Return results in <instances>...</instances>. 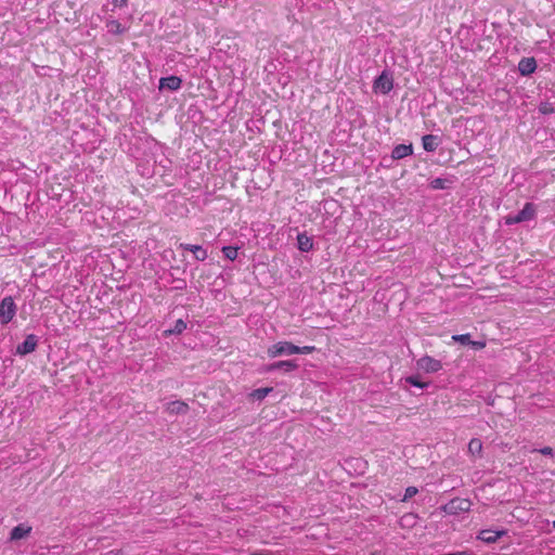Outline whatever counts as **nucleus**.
<instances>
[{
  "instance_id": "3",
  "label": "nucleus",
  "mask_w": 555,
  "mask_h": 555,
  "mask_svg": "<svg viewBox=\"0 0 555 555\" xmlns=\"http://www.w3.org/2000/svg\"><path fill=\"white\" fill-rule=\"evenodd\" d=\"M16 305L11 296L4 297L0 302V323H10L16 314Z\"/></svg>"
},
{
  "instance_id": "23",
  "label": "nucleus",
  "mask_w": 555,
  "mask_h": 555,
  "mask_svg": "<svg viewBox=\"0 0 555 555\" xmlns=\"http://www.w3.org/2000/svg\"><path fill=\"white\" fill-rule=\"evenodd\" d=\"M448 186V181L442 178H436L430 181V188L434 190H443Z\"/></svg>"
},
{
  "instance_id": "31",
  "label": "nucleus",
  "mask_w": 555,
  "mask_h": 555,
  "mask_svg": "<svg viewBox=\"0 0 555 555\" xmlns=\"http://www.w3.org/2000/svg\"><path fill=\"white\" fill-rule=\"evenodd\" d=\"M114 7H126L128 4V0H113Z\"/></svg>"
},
{
  "instance_id": "16",
  "label": "nucleus",
  "mask_w": 555,
  "mask_h": 555,
  "mask_svg": "<svg viewBox=\"0 0 555 555\" xmlns=\"http://www.w3.org/2000/svg\"><path fill=\"white\" fill-rule=\"evenodd\" d=\"M297 244H298V248L301 251H309L313 247L312 238L310 236H308L306 233H299L297 235Z\"/></svg>"
},
{
  "instance_id": "19",
  "label": "nucleus",
  "mask_w": 555,
  "mask_h": 555,
  "mask_svg": "<svg viewBox=\"0 0 555 555\" xmlns=\"http://www.w3.org/2000/svg\"><path fill=\"white\" fill-rule=\"evenodd\" d=\"M106 27L109 33L115 34V35H120L125 31V28L122 27V25L116 20L107 21Z\"/></svg>"
},
{
  "instance_id": "25",
  "label": "nucleus",
  "mask_w": 555,
  "mask_h": 555,
  "mask_svg": "<svg viewBox=\"0 0 555 555\" xmlns=\"http://www.w3.org/2000/svg\"><path fill=\"white\" fill-rule=\"evenodd\" d=\"M539 111L541 114L547 115V114L554 113L555 108H554L553 104L545 102V103L540 104Z\"/></svg>"
},
{
  "instance_id": "27",
  "label": "nucleus",
  "mask_w": 555,
  "mask_h": 555,
  "mask_svg": "<svg viewBox=\"0 0 555 555\" xmlns=\"http://www.w3.org/2000/svg\"><path fill=\"white\" fill-rule=\"evenodd\" d=\"M314 350H315L314 346H304V347L296 346V354H308V353L313 352Z\"/></svg>"
},
{
  "instance_id": "1",
  "label": "nucleus",
  "mask_w": 555,
  "mask_h": 555,
  "mask_svg": "<svg viewBox=\"0 0 555 555\" xmlns=\"http://www.w3.org/2000/svg\"><path fill=\"white\" fill-rule=\"evenodd\" d=\"M472 507V502L467 499L455 498L440 507V511L447 515L457 516L467 513Z\"/></svg>"
},
{
  "instance_id": "22",
  "label": "nucleus",
  "mask_w": 555,
  "mask_h": 555,
  "mask_svg": "<svg viewBox=\"0 0 555 555\" xmlns=\"http://www.w3.org/2000/svg\"><path fill=\"white\" fill-rule=\"evenodd\" d=\"M222 253L229 260H235L238 255V248L233 246H224Z\"/></svg>"
},
{
  "instance_id": "15",
  "label": "nucleus",
  "mask_w": 555,
  "mask_h": 555,
  "mask_svg": "<svg viewBox=\"0 0 555 555\" xmlns=\"http://www.w3.org/2000/svg\"><path fill=\"white\" fill-rule=\"evenodd\" d=\"M180 248L189 250L194 254L195 258L199 261H204L207 258V251L199 245L180 244Z\"/></svg>"
},
{
  "instance_id": "9",
  "label": "nucleus",
  "mask_w": 555,
  "mask_h": 555,
  "mask_svg": "<svg viewBox=\"0 0 555 555\" xmlns=\"http://www.w3.org/2000/svg\"><path fill=\"white\" fill-rule=\"evenodd\" d=\"M165 411L168 414H172V415L186 414L189 411V405L184 401L175 400V401L168 402L166 404Z\"/></svg>"
},
{
  "instance_id": "18",
  "label": "nucleus",
  "mask_w": 555,
  "mask_h": 555,
  "mask_svg": "<svg viewBox=\"0 0 555 555\" xmlns=\"http://www.w3.org/2000/svg\"><path fill=\"white\" fill-rule=\"evenodd\" d=\"M31 531V528L26 525H18L13 528L11 531V539L12 540H20L28 535Z\"/></svg>"
},
{
  "instance_id": "10",
  "label": "nucleus",
  "mask_w": 555,
  "mask_h": 555,
  "mask_svg": "<svg viewBox=\"0 0 555 555\" xmlns=\"http://www.w3.org/2000/svg\"><path fill=\"white\" fill-rule=\"evenodd\" d=\"M298 365L297 363L294 361V360H282V361H276L272 364H270L268 367H267V371L271 372V371H276V370H283L284 372H293L295 370H297Z\"/></svg>"
},
{
  "instance_id": "8",
  "label": "nucleus",
  "mask_w": 555,
  "mask_h": 555,
  "mask_svg": "<svg viewBox=\"0 0 555 555\" xmlns=\"http://www.w3.org/2000/svg\"><path fill=\"white\" fill-rule=\"evenodd\" d=\"M36 347L37 338L35 335L30 334L25 338V340L21 345L17 346L16 352L21 356H25L35 351Z\"/></svg>"
},
{
  "instance_id": "12",
  "label": "nucleus",
  "mask_w": 555,
  "mask_h": 555,
  "mask_svg": "<svg viewBox=\"0 0 555 555\" xmlns=\"http://www.w3.org/2000/svg\"><path fill=\"white\" fill-rule=\"evenodd\" d=\"M181 85H182V80H181V78H179L177 76H169V77L162 78L159 80V89H168L171 91H176V90L180 89Z\"/></svg>"
},
{
  "instance_id": "6",
  "label": "nucleus",
  "mask_w": 555,
  "mask_h": 555,
  "mask_svg": "<svg viewBox=\"0 0 555 555\" xmlns=\"http://www.w3.org/2000/svg\"><path fill=\"white\" fill-rule=\"evenodd\" d=\"M416 366L424 373H436L442 369V363L433 357L425 356L417 360Z\"/></svg>"
},
{
  "instance_id": "11",
  "label": "nucleus",
  "mask_w": 555,
  "mask_h": 555,
  "mask_svg": "<svg viewBox=\"0 0 555 555\" xmlns=\"http://www.w3.org/2000/svg\"><path fill=\"white\" fill-rule=\"evenodd\" d=\"M537 69L534 57H524L518 63V70L522 76H528Z\"/></svg>"
},
{
  "instance_id": "17",
  "label": "nucleus",
  "mask_w": 555,
  "mask_h": 555,
  "mask_svg": "<svg viewBox=\"0 0 555 555\" xmlns=\"http://www.w3.org/2000/svg\"><path fill=\"white\" fill-rule=\"evenodd\" d=\"M422 144L425 151L434 152L439 144L438 138L434 134H426L422 138Z\"/></svg>"
},
{
  "instance_id": "28",
  "label": "nucleus",
  "mask_w": 555,
  "mask_h": 555,
  "mask_svg": "<svg viewBox=\"0 0 555 555\" xmlns=\"http://www.w3.org/2000/svg\"><path fill=\"white\" fill-rule=\"evenodd\" d=\"M417 492H418L417 488L408 487L405 489L404 496H403L402 501H406V500L411 499L412 496L416 495Z\"/></svg>"
},
{
  "instance_id": "26",
  "label": "nucleus",
  "mask_w": 555,
  "mask_h": 555,
  "mask_svg": "<svg viewBox=\"0 0 555 555\" xmlns=\"http://www.w3.org/2000/svg\"><path fill=\"white\" fill-rule=\"evenodd\" d=\"M452 339L454 341L461 343L463 345H470V335L469 334L453 335Z\"/></svg>"
},
{
  "instance_id": "29",
  "label": "nucleus",
  "mask_w": 555,
  "mask_h": 555,
  "mask_svg": "<svg viewBox=\"0 0 555 555\" xmlns=\"http://www.w3.org/2000/svg\"><path fill=\"white\" fill-rule=\"evenodd\" d=\"M470 346H473L475 349H483L486 347V341H473L470 340Z\"/></svg>"
},
{
  "instance_id": "32",
  "label": "nucleus",
  "mask_w": 555,
  "mask_h": 555,
  "mask_svg": "<svg viewBox=\"0 0 555 555\" xmlns=\"http://www.w3.org/2000/svg\"><path fill=\"white\" fill-rule=\"evenodd\" d=\"M553 527L555 528V520L553 521Z\"/></svg>"
},
{
  "instance_id": "4",
  "label": "nucleus",
  "mask_w": 555,
  "mask_h": 555,
  "mask_svg": "<svg viewBox=\"0 0 555 555\" xmlns=\"http://www.w3.org/2000/svg\"><path fill=\"white\" fill-rule=\"evenodd\" d=\"M535 216V207L531 203H527L525 207L515 216L505 217V224H515L533 219Z\"/></svg>"
},
{
  "instance_id": "7",
  "label": "nucleus",
  "mask_w": 555,
  "mask_h": 555,
  "mask_svg": "<svg viewBox=\"0 0 555 555\" xmlns=\"http://www.w3.org/2000/svg\"><path fill=\"white\" fill-rule=\"evenodd\" d=\"M506 534L505 530H481L477 538L488 544L495 543L500 538L504 537Z\"/></svg>"
},
{
  "instance_id": "30",
  "label": "nucleus",
  "mask_w": 555,
  "mask_h": 555,
  "mask_svg": "<svg viewBox=\"0 0 555 555\" xmlns=\"http://www.w3.org/2000/svg\"><path fill=\"white\" fill-rule=\"evenodd\" d=\"M539 452L543 455H553V449L551 447H544L542 449L539 450Z\"/></svg>"
},
{
  "instance_id": "2",
  "label": "nucleus",
  "mask_w": 555,
  "mask_h": 555,
  "mask_svg": "<svg viewBox=\"0 0 555 555\" xmlns=\"http://www.w3.org/2000/svg\"><path fill=\"white\" fill-rule=\"evenodd\" d=\"M267 354L271 359L282 357V356L296 354V345H294L291 341L281 340V341H278V343L271 345L267 349Z\"/></svg>"
},
{
  "instance_id": "13",
  "label": "nucleus",
  "mask_w": 555,
  "mask_h": 555,
  "mask_svg": "<svg viewBox=\"0 0 555 555\" xmlns=\"http://www.w3.org/2000/svg\"><path fill=\"white\" fill-rule=\"evenodd\" d=\"M482 442L478 438H473L469 440L467 446V453L470 457L476 459L482 455Z\"/></svg>"
},
{
  "instance_id": "21",
  "label": "nucleus",
  "mask_w": 555,
  "mask_h": 555,
  "mask_svg": "<svg viewBox=\"0 0 555 555\" xmlns=\"http://www.w3.org/2000/svg\"><path fill=\"white\" fill-rule=\"evenodd\" d=\"M185 330L186 323L183 320L179 319L178 321H176L173 328L165 331V335L168 336L171 334H181Z\"/></svg>"
},
{
  "instance_id": "14",
  "label": "nucleus",
  "mask_w": 555,
  "mask_h": 555,
  "mask_svg": "<svg viewBox=\"0 0 555 555\" xmlns=\"http://www.w3.org/2000/svg\"><path fill=\"white\" fill-rule=\"evenodd\" d=\"M413 153V146L412 144H399L395 146V149L391 152V157L393 159H401L404 158Z\"/></svg>"
},
{
  "instance_id": "20",
  "label": "nucleus",
  "mask_w": 555,
  "mask_h": 555,
  "mask_svg": "<svg viewBox=\"0 0 555 555\" xmlns=\"http://www.w3.org/2000/svg\"><path fill=\"white\" fill-rule=\"evenodd\" d=\"M272 390V387L258 388L253 390L249 396L257 400H263Z\"/></svg>"
},
{
  "instance_id": "5",
  "label": "nucleus",
  "mask_w": 555,
  "mask_h": 555,
  "mask_svg": "<svg viewBox=\"0 0 555 555\" xmlns=\"http://www.w3.org/2000/svg\"><path fill=\"white\" fill-rule=\"evenodd\" d=\"M393 88V79L390 74L383 72L374 81L373 90L375 93L387 94Z\"/></svg>"
},
{
  "instance_id": "24",
  "label": "nucleus",
  "mask_w": 555,
  "mask_h": 555,
  "mask_svg": "<svg viewBox=\"0 0 555 555\" xmlns=\"http://www.w3.org/2000/svg\"><path fill=\"white\" fill-rule=\"evenodd\" d=\"M405 382L410 384L411 386L417 387V388H426L428 386L427 383H424L418 379L416 376H409L405 378Z\"/></svg>"
}]
</instances>
